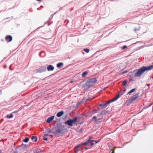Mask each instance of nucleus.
<instances>
[{"label": "nucleus", "mask_w": 153, "mask_h": 153, "mask_svg": "<svg viewBox=\"0 0 153 153\" xmlns=\"http://www.w3.org/2000/svg\"><path fill=\"white\" fill-rule=\"evenodd\" d=\"M103 117H102L101 118L97 119L96 120V121L95 123L97 124H100L101 122V120L102 119Z\"/></svg>", "instance_id": "obj_16"}, {"label": "nucleus", "mask_w": 153, "mask_h": 153, "mask_svg": "<svg viewBox=\"0 0 153 153\" xmlns=\"http://www.w3.org/2000/svg\"><path fill=\"white\" fill-rule=\"evenodd\" d=\"M2 92L1 90L0 91V95L1 94Z\"/></svg>", "instance_id": "obj_50"}, {"label": "nucleus", "mask_w": 153, "mask_h": 153, "mask_svg": "<svg viewBox=\"0 0 153 153\" xmlns=\"http://www.w3.org/2000/svg\"><path fill=\"white\" fill-rule=\"evenodd\" d=\"M100 140H101V139H100L97 140H93L94 141H93V142H95V143H95V144H96L99 143L100 141Z\"/></svg>", "instance_id": "obj_30"}, {"label": "nucleus", "mask_w": 153, "mask_h": 153, "mask_svg": "<svg viewBox=\"0 0 153 153\" xmlns=\"http://www.w3.org/2000/svg\"><path fill=\"white\" fill-rule=\"evenodd\" d=\"M43 52H40L39 53V55L41 56V54L42 53H43Z\"/></svg>", "instance_id": "obj_45"}, {"label": "nucleus", "mask_w": 153, "mask_h": 153, "mask_svg": "<svg viewBox=\"0 0 153 153\" xmlns=\"http://www.w3.org/2000/svg\"><path fill=\"white\" fill-rule=\"evenodd\" d=\"M14 153H18L16 151L14 152Z\"/></svg>", "instance_id": "obj_54"}, {"label": "nucleus", "mask_w": 153, "mask_h": 153, "mask_svg": "<svg viewBox=\"0 0 153 153\" xmlns=\"http://www.w3.org/2000/svg\"><path fill=\"white\" fill-rule=\"evenodd\" d=\"M126 72V71H124L122 73V74H124Z\"/></svg>", "instance_id": "obj_51"}, {"label": "nucleus", "mask_w": 153, "mask_h": 153, "mask_svg": "<svg viewBox=\"0 0 153 153\" xmlns=\"http://www.w3.org/2000/svg\"><path fill=\"white\" fill-rule=\"evenodd\" d=\"M83 51L87 53H88L89 52V49L88 48H84Z\"/></svg>", "instance_id": "obj_27"}, {"label": "nucleus", "mask_w": 153, "mask_h": 153, "mask_svg": "<svg viewBox=\"0 0 153 153\" xmlns=\"http://www.w3.org/2000/svg\"><path fill=\"white\" fill-rule=\"evenodd\" d=\"M134 78L133 77H132V78H131L130 79V81H134Z\"/></svg>", "instance_id": "obj_44"}, {"label": "nucleus", "mask_w": 153, "mask_h": 153, "mask_svg": "<svg viewBox=\"0 0 153 153\" xmlns=\"http://www.w3.org/2000/svg\"><path fill=\"white\" fill-rule=\"evenodd\" d=\"M64 111H61L58 112L56 114V116L59 117H60L64 114Z\"/></svg>", "instance_id": "obj_15"}, {"label": "nucleus", "mask_w": 153, "mask_h": 153, "mask_svg": "<svg viewBox=\"0 0 153 153\" xmlns=\"http://www.w3.org/2000/svg\"><path fill=\"white\" fill-rule=\"evenodd\" d=\"M43 140H44L47 141L48 140V138L45 137L43 136Z\"/></svg>", "instance_id": "obj_35"}, {"label": "nucleus", "mask_w": 153, "mask_h": 153, "mask_svg": "<svg viewBox=\"0 0 153 153\" xmlns=\"http://www.w3.org/2000/svg\"><path fill=\"white\" fill-rule=\"evenodd\" d=\"M153 68V65L149 66H143L137 70L134 75V77H140L145 71L152 70Z\"/></svg>", "instance_id": "obj_1"}, {"label": "nucleus", "mask_w": 153, "mask_h": 153, "mask_svg": "<svg viewBox=\"0 0 153 153\" xmlns=\"http://www.w3.org/2000/svg\"><path fill=\"white\" fill-rule=\"evenodd\" d=\"M10 70H11V69H10Z\"/></svg>", "instance_id": "obj_62"}, {"label": "nucleus", "mask_w": 153, "mask_h": 153, "mask_svg": "<svg viewBox=\"0 0 153 153\" xmlns=\"http://www.w3.org/2000/svg\"><path fill=\"white\" fill-rule=\"evenodd\" d=\"M100 108L98 107V109H97V110H98V111L99 110H100Z\"/></svg>", "instance_id": "obj_52"}, {"label": "nucleus", "mask_w": 153, "mask_h": 153, "mask_svg": "<svg viewBox=\"0 0 153 153\" xmlns=\"http://www.w3.org/2000/svg\"><path fill=\"white\" fill-rule=\"evenodd\" d=\"M21 146L23 150H27V148L28 146V145H27L26 144L24 145L23 144H22Z\"/></svg>", "instance_id": "obj_14"}, {"label": "nucleus", "mask_w": 153, "mask_h": 153, "mask_svg": "<svg viewBox=\"0 0 153 153\" xmlns=\"http://www.w3.org/2000/svg\"><path fill=\"white\" fill-rule=\"evenodd\" d=\"M53 15H51V17L49 18V20H51V19L52 18H53Z\"/></svg>", "instance_id": "obj_40"}, {"label": "nucleus", "mask_w": 153, "mask_h": 153, "mask_svg": "<svg viewBox=\"0 0 153 153\" xmlns=\"http://www.w3.org/2000/svg\"><path fill=\"white\" fill-rule=\"evenodd\" d=\"M127 48V46L126 45H125L123 46L122 47V50L126 48Z\"/></svg>", "instance_id": "obj_33"}, {"label": "nucleus", "mask_w": 153, "mask_h": 153, "mask_svg": "<svg viewBox=\"0 0 153 153\" xmlns=\"http://www.w3.org/2000/svg\"><path fill=\"white\" fill-rule=\"evenodd\" d=\"M146 85H147V86H148V87H149L150 84H147Z\"/></svg>", "instance_id": "obj_48"}, {"label": "nucleus", "mask_w": 153, "mask_h": 153, "mask_svg": "<svg viewBox=\"0 0 153 153\" xmlns=\"http://www.w3.org/2000/svg\"><path fill=\"white\" fill-rule=\"evenodd\" d=\"M57 125L60 128L61 127L64 128L65 127V126L62 125V124L61 123L57 124Z\"/></svg>", "instance_id": "obj_25"}, {"label": "nucleus", "mask_w": 153, "mask_h": 153, "mask_svg": "<svg viewBox=\"0 0 153 153\" xmlns=\"http://www.w3.org/2000/svg\"><path fill=\"white\" fill-rule=\"evenodd\" d=\"M92 138V137H89V139H90V140L91 141L90 142H93V141H94L93 140L91 139Z\"/></svg>", "instance_id": "obj_36"}, {"label": "nucleus", "mask_w": 153, "mask_h": 153, "mask_svg": "<svg viewBox=\"0 0 153 153\" xmlns=\"http://www.w3.org/2000/svg\"><path fill=\"white\" fill-rule=\"evenodd\" d=\"M6 117L8 118H10L13 117V115L12 114H7Z\"/></svg>", "instance_id": "obj_22"}, {"label": "nucleus", "mask_w": 153, "mask_h": 153, "mask_svg": "<svg viewBox=\"0 0 153 153\" xmlns=\"http://www.w3.org/2000/svg\"><path fill=\"white\" fill-rule=\"evenodd\" d=\"M79 150L78 149H75V153H77Z\"/></svg>", "instance_id": "obj_34"}, {"label": "nucleus", "mask_w": 153, "mask_h": 153, "mask_svg": "<svg viewBox=\"0 0 153 153\" xmlns=\"http://www.w3.org/2000/svg\"><path fill=\"white\" fill-rule=\"evenodd\" d=\"M29 138L26 137L23 140V141L25 143H27L29 141Z\"/></svg>", "instance_id": "obj_23"}, {"label": "nucleus", "mask_w": 153, "mask_h": 153, "mask_svg": "<svg viewBox=\"0 0 153 153\" xmlns=\"http://www.w3.org/2000/svg\"><path fill=\"white\" fill-rule=\"evenodd\" d=\"M111 153H115L114 151H113Z\"/></svg>", "instance_id": "obj_55"}, {"label": "nucleus", "mask_w": 153, "mask_h": 153, "mask_svg": "<svg viewBox=\"0 0 153 153\" xmlns=\"http://www.w3.org/2000/svg\"><path fill=\"white\" fill-rule=\"evenodd\" d=\"M81 146H82V144H81V143L77 145V146H76L75 147V149H78V148H79V147H80Z\"/></svg>", "instance_id": "obj_29"}, {"label": "nucleus", "mask_w": 153, "mask_h": 153, "mask_svg": "<svg viewBox=\"0 0 153 153\" xmlns=\"http://www.w3.org/2000/svg\"><path fill=\"white\" fill-rule=\"evenodd\" d=\"M91 100V99L90 98H88L87 99H86L85 100V101L86 102L90 100Z\"/></svg>", "instance_id": "obj_37"}, {"label": "nucleus", "mask_w": 153, "mask_h": 153, "mask_svg": "<svg viewBox=\"0 0 153 153\" xmlns=\"http://www.w3.org/2000/svg\"><path fill=\"white\" fill-rule=\"evenodd\" d=\"M2 152V150H0V153H1Z\"/></svg>", "instance_id": "obj_56"}, {"label": "nucleus", "mask_w": 153, "mask_h": 153, "mask_svg": "<svg viewBox=\"0 0 153 153\" xmlns=\"http://www.w3.org/2000/svg\"><path fill=\"white\" fill-rule=\"evenodd\" d=\"M57 127V130L55 132H54V134L55 135H56V134H61V133H63V131H64L65 130H67V129L66 128H65L64 129H60V127H59L57 125L56 126Z\"/></svg>", "instance_id": "obj_5"}, {"label": "nucleus", "mask_w": 153, "mask_h": 153, "mask_svg": "<svg viewBox=\"0 0 153 153\" xmlns=\"http://www.w3.org/2000/svg\"><path fill=\"white\" fill-rule=\"evenodd\" d=\"M103 111L102 112H101L100 114H97V116H99V117L100 116H102V115H103Z\"/></svg>", "instance_id": "obj_32"}, {"label": "nucleus", "mask_w": 153, "mask_h": 153, "mask_svg": "<svg viewBox=\"0 0 153 153\" xmlns=\"http://www.w3.org/2000/svg\"><path fill=\"white\" fill-rule=\"evenodd\" d=\"M106 111H105L104 112V114H105L106 113Z\"/></svg>", "instance_id": "obj_60"}, {"label": "nucleus", "mask_w": 153, "mask_h": 153, "mask_svg": "<svg viewBox=\"0 0 153 153\" xmlns=\"http://www.w3.org/2000/svg\"><path fill=\"white\" fill-rule=\"evenodd\" d=\"M142 111H140V113Z\"/></svg>", "instance_id": "obj_63"}, {"label": "nucleus", "mask_w": 153, "mask_h": 153, "mask_svg": "<svg viewBox=\"0 0 153 153\" xmlns=\"http://www.w3.org/2000/svg\"><path fill=\"white\" fill-rule=\"evenodd\" d=\"M44 151H43L39 148H36L33 150V153H42Z\"/></svg>", "instance_id": "obj_11"}, {"label": "nucleus", "mask_w": 153, "mask_h": 153, "mask_svg": "<svg viewBox=\"0 0 153 153\" xmlns=\"http://www.w3.org/2000/svg\"><path fill=\"white\" fill-rule=\"evenodd\" d=\"M49 136L51 137V138H52L53 137V135L52 134H51L50 135H49Z\"/></svg>", "instance_id": "obj_47"}, {"label": "nucleus", "mask_w": 153, "mask_h": 153, "mask_svg": "<svg viewBox=\"0 0 153 153\" xmlns=\"http://www.w3.org/2000/svg\"><path fill=\"white\" fill-rule=\"evenodd\" d=\"M136 42V44L137 43H138V42Z\"/></svg>", "instance_id": "obj_57"}, {"label": "nucleus", "mask_w": 153, "mask_h": 153, "mask_svg": "<svg viewBox=\"0 0 153 153\" xmlns=\"http://www.w3.org/2000/svg\"><path fill=\"white\" fill-rule=\"evenodd\" d=\"M31 139L33 141L36 142L38 139L36 136H33L31 137Z\"/></svg>", "instance_id": "obj_17"}, {"label": "nucleus", "mask_w": 153, "mask_h": 153, "mask_svg": "<svg viewBox=\"0 0 153 153\" xmlns=\"http://www.w3.org/2000/svg\"><path fill=\"white\" fill-rule=\"evenodd\" d=\"M94 142H91L89 144V146H91V147L93 146L95 144V143H94Z\"/></svg>", "instance_id": "obj_26"}, {"label": "nucleus", "mask_w": 153, "mask_h": 153, "mask_svg": "<svg viewBox=\"0 0 153 153\" xmlns=\"http://www.w3.org/2000/svg\"><path fill=\"white\" fill-rule=\"evenodd\" d=\"M54 118V116H52L49 117L46 120V122L48 123H50L53 120Z\"/></svg>", "instance_id": "obj_10"}, {"label": "nucleus", "mask_w": 153, "mask_h": 153, "mask_svg": "<svg viewBox=\"0 0 153 153\" xmlns=\"http://www.w3.org/2000/svg\"><path fill=\"white\" fill-rule=\"evenodd\" d=\"M139 94V93L136 94L134 95H133V96L128 100H127L126 102L129 104L132 103L138 97Z\"/></svg>", "instance_id": "obj_4"}, {"label": "nucleus", "mask_w": 153, "mask_h": 153, "mask_svg": "<svg viewBox=\"0 0 153 153\" xmlns=\"http://www.w3.org/2000/svg\"><path fill=\"white\" fill-rule=\"evenodd\" d=\"M119 95L117 97H116L113 98L112 99L106 102L104 104H99V106L102 107V108H105L108 105V104H110L112 102H114L117 99L119 98Z\"/></svg>", "instance_id": "obj_2"}, {"label": "nucleus", "mask_w": 153, "mask_h": 153, "mask_svg": "<svg viewBox=\"0 0 153 153\" xmlns=\"http://www.w3.org/2000/svg\"><path fill=\"white\" fill-rule=\"evenodd\" d=\"M41 7H43L42 6H41Z\"/></svg>", "instance_id": "obj_64"}, {"label": "nucleus", "mask_w": 153, "mask_h": 153, "mask_svg": "<svg viewBox=\"0 0 153 153\" xmlns=\"http://www.w3.org/2000/svg\"><path fill=\"white\" fill-rule=\"evenodd\" d=\"M83 149H85V150H87V149H89V148H88V147H85V148H84Z\"/></svg>", "instance_id": "obj_41"}, {"label": "nucleus", "mask_w": 153, "mask_h": 153, "mask_svg": "<svg viewBox=\"0 0 153 153\" xmlns=\"http://www.w3.org/2000/svg\"><path fill=\"white\" fill-rule=\"evenodd\" d=\"M88 73L87 71H85L83 72L82 74V77H84Z\"/></svg>", "instance_id": "obj_20"}, {"label": "nucleus", "mask_w": 153, "mask_h": 153, "mask_svg": "<svg viewBox=\"0 0 153 153\" xmlns=\"http://www.w3.org/2000/svg\"><path fill=\"white\" fill-rule=\"evenodd\" d=\"M43 26H41V27H39L38 28V29H39V28H40L41 27H42Z\"/></svg>", "instance_id": "obj_53"}, {"label": "nucleus", "mask_w": 153, "mask_h": 153, "mask_svg": "<svg viewBox=\"0 0 153 153\" xmlns=\"http://www.w3.org/2000/svg\"><path fill=\"white\" fill-rule=\"evenodd\" d=\"M46 71V67L44 66H42L36 70L37 73H42Z\"/></svg>", "instance_id": "obj_7"}, {"label": "nucleus", "mask_w": 153, "mask_h": 153, "mask_svg": "<svg viewBox=\"0 0 153 153\" xmlns=\"http://www.w3.org/2000/svg\"><path fill=\"white\" fill-rule=\"evenodd\" d=\"M148 108V107H147V106H145V107H144L143 108V109H146V108Z\"/></svg>", "instance_id": "obj_43"}, {"label": "nucleus", "mask_w": 153, "mask_h": 153, "mask_svg": "<svg viewBox=\"0 0 153 153\" xmlns=\"http://www.w3.org/2000/svg\"><path fill=\"white\" fill-rule=\"evenodd\" d=\"M153 45V44L152 43H150L147 45H144L140 47V48H144V47H149Z\"/></svg>", "instance_id": "obj_18"}, {"label": "nucleus", "mask_w": 153, "mask_h": 153, "mask_svg": "<svg viewBox=\"0 0 153 153\" xmlns=\"http://www.w3.org/2000/svg\"><path fill=\"white\" fill-rule=\"evenodd\" d=\"M98 111V110H94V111H93V112L94 113V112H97Z\"/></svg>", "instance_id": "obj_49"}, {"label": "nucleus", "mask_w": 153, "mask_h": 153, "mask_svg": "<svg viewBox=\"0 0 153 153\" xmlns=\"http://www.w3.org/2000/svg\"><path fill=\"white\" fill-rule=\"evenodd\" d=\"M136 90L135 88H133L131 89L130 91H129L127 94H129L130 93L134 92Z\"/></svg>", "instance_id": "obj_21"}, {"label": "nucleus", "mask_w": 153, "mask_h": 153, "mask_svg": "<svg viewBox=\"0 0 153 153\" xmlns=\"http://www.w3.org/2000/svg\"><path fill=\"white\" fill-rule=\"evenodd\" d=\"M5 40L7 42H10L12 40V37L11 35H7L5 37Z\"/></svg>", "instance_id": "obj_9"}, {"label": "nucleus", "mask_w": 153, "mask_h": 153, "mask_svg": "<svg viewBox=\"0 0 153 153\" xmlns=\"http://www.w3.org/2000/svg\"><path fill=\"white\" fill-rule=\"evenodd\" d=\"M88 80L92 85L97 81V79L95 77H90Z\"/></svg>", "instance_id": "obj_8"}, {"label": "nucleus", "mask_w": 153, "mask_h": 153, "mask_svg": "<svg viewBox=\"0 0 153 153\" xmlns=\"http://www.w3.org/2000/svg\"><path fill=\"white\" fill-rule=\"evenodd\" d=\"M63 65V64L62 62H59L56 65V66L58 68H60L61 66H62Z\"/></svg>", "instance_id": "obj_19"}, {"label": "nucleus", "mask_w": 153, "mask_h": 153, "mask_svg": "<svg viewBox=\"0 0 153 153\" xmlns=\"http://www.w3.org/2000/svg\"><path fill=\"white\" fill-rule=\"evenodd\" d=\"M137 30V29H134V30L135 31H136Z\"/></svg>", "instance_id": "obj_58"}, {"label": "nucleus", "mask_w": 153, "mask_h": 153, "mask_svg": "<svg viewBox=\"0 0 153 153\" xmlns=\"http://www.w3.org/2000/svg\"><path fill=\"white\" fill-rule=\"evenodd\" d=\"M153 104V103H152L150 104L149 105L147 106L148 107V108H149V107H150Z\"/></svg>", "instance_id": "obj_38"}, {"label": "nucleus", "mask_w": 153, "mask_h": 153, "mask_svg": "<svg viewBox=\"0 0 153 153\" xmlns=\"http://www.w3.org/2000/svg\"><path fill=\"white\" fill-rule=\"evenodd\" d=\"M150 89V87H148V89L147 90L149 89Z\"/></svg>", "instance_id": "obj_59"}, {"label": "nucleus", "mask_w": 153, "mask_h": 153, "mask_svg": "<svg viewBox=\"0 0 153 153\" xmlns=\"http://www.w3.org/2000/svg\"><path fill=\"white\" fill-rule=\"evenodd\" d=\"M97 119V117L96 116H94L93 117V118L92 119V120H94L95 122L96 121V120Z\"/></svg>", "instance_id": "obj_31"}, {"label": "nucleus", "mask_w": 153, "mask_h": 153, "mask_svg": "<svg viewBox=\"0 0 153 153\" xmlns=\"http://www.w3.org/2000/svg\"><path fill=\"white\" fill-rule=\"evenodd\" d=\"M77 120V117H75L73 119H69L64 122V123L67 125L70 126H73Z\"/></svg>", "instance_id": "obj_3"}, {"label": "nucleus", "mask_w": 153, "mask_h": 153, "mask_svg": "<svg viewBox=\"0 0 153 153\" xmlns=\"http://www.w3.org/2000/svg\"><path fill=\"white\" fill-rule=\"evenodd\" d=\"M48 136V134H44L43 136H44V137H46V136Z\"/></svg>", "instance_id": "obj_42"}, {"label": "nucleus", "mask_w": 153, "mask_h": 153, "mask_svg": "<svg viewBox=\"0 0 153 153\" xmlns=\"http://www.w3.org/2000/svg\"><path fill=\"white\" fill-rule=\"evenodd\" d=\"M92 85L90 82H89L88 80H87L85 82V84L84 85V87L85 88V90H87L88 88H90Z\"/></svg>", "instance_id": "obj_6"}, {"label": "nucleus", "mask_w": 153, "mask_h": 153, "mask_svg": "<svg viewBox=\"0 0 153 153\" xmlns=\"http://www.w3.org/2000/svg\"><path fill=\"white\" fill-rule=\"evenodd\" d=\"M90 141H91L90 140V139H88L85 142L81 143V144H82V145L89 146V144Z\"/></svg>", "instance_id": "obj_13"}, {"label": "nucleus", "mask_w": 153, "mask_h": 153, "mask_svg": "<svg viewBox=\"0 0 153 153\" xmlns=\"http://www.w3.org/2000/svg\"><path fill=\"white\" fill-rule=\"evenodd\" d=\"M127 83V81L126 80H124L123 82V85L124 86H126Z\"/></svg>", "instance_id": "obj_24"}, {"label": "nucleus", "mask_w": 153, "mask_h": 153, "mask_svg": "<svg viewBox=\"0 0 153 153\" xmlns=\"http://www.w3.org/2000/svg\"><path fill=\"white\" fill-rule=\"evenodd\" d=\"M47 70L48 71H52L54 69V67L53 65H50L47 67Z\"/></svg>", "instance_id": "obj_12"}, {"label": "nucleus", "mask_w": 153, "mask_h": 153, "mask_svg": "<svg viewBox=\"0 0 153 153\" xmlns=\"http://www.w3.org/2000/svg\"><path fill=\"white\" fill-rule=\"evenodd\" d=\"M135 71H136V70H135L134 71H133V72H135Z\"/></svg>", "instance_id": "obj_61"}, {"label": "nucleus", "mask_w": 153, "mask_h": 153, "mask_svg": "<svg viewBox=\"0 0 153 153\" xmlns=\"http://www.w3.org/2000/svg\"><path fill=\"white\" fill-rule=\"evenodd\" d=\"M124 94V93L123 92V91H121L120 92V94H118L116 97H117V96H118V95H119V98L120 97V96H121V95H123Z\"/></svg>", "instance_id": "obj_28"}, {"label": "nucleus", "mask_w": 153, "mask_h": 153, "mask_svg": "<svg viewBox=\"0 0 153 153\" xmlns=\"http://www.w3.org/2000/svg\"><path fill=\"white\" fill-rule=\"evenodd\" d=\"M126 91V89L125 88H124V89L123 90V92L124 93V92H125Z\"/></svg>", "instance_id": "obj_46"}, {"label": "nucleus", "mask_w": 153, "mask_h": 153, "mask_svg": "<svg viewBox=\"0 0 153 153\" xmlns=\"http://www.w3.org/2000/svg\"><path fill=\"white\" fill-rule=\"evenodd\" d=\"M47 132L48 133H50L51 132V130H50V129H47Z\"/></svg>", "instance_id": "obj_39"}]
</instances>
